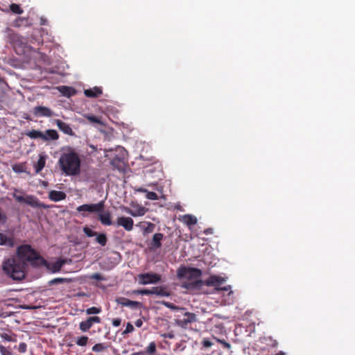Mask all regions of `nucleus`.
Returning a JSON list of instances; mask_svg holds the SVG:
<instances>
[{
	"mask_svg": "<svg viewBox=\"0 0 355 355\" xmlns=\"http://www.w3.org/2000/svg\"><path fill=\"white\" fill-rule=\"evenodd\" d=\"M26 135L31 139H42L44 141H47L46 135L42 132L36 130H32L26 132Z\"/></svg>",
	"mask_w": 355,
	"mask_h": 355,
	"instance_id": "aec40b11",
	"label": "nucleus"
},
{
	"mask_svg": "<svg viewBox=\"0 0 355 355\" xmlns=\"http://www.w3.org/2000/svg\"><path fill=\"white\" fill-rule=\"evenodd\" d=\"M71 282V279L69 278H63V277H57L51 279L49 282V285H54L58 284H64V283H70Z\"/></svg>",
	"mask_w": 355,
	"mask_h": 355,
	"instance_id": "7c9ffc66",
	"label": "nucleus"
},
{
	"mask_svg": "<svg viewBox=\"0 0 355 355\" xmlns=\"http://www.w3.org/2000/svg\"><path fill=\"white\" fill-rule=\"evenodd\" d=\"M98 219L103 225H112L111 213L110 211H105L103 209L98 214Z\"/></svg>",
	"mask_w": 355,
	"mask_h": 355,
	"instance_id": "ddd939ff",
	"label": "nucleus"
},
{
	"mask_svg": "<svg viewBox=\"0 0 355 355\" xmlns=\"http://www.w3.org/2000/svg\"><path fill=\"white\" fill-rule=\"evenodd\" d=\"M58 163L62 172L67 175H78L80 173V158L73 150L63 153Z\"/></svg>",
	"mask_w": 355,
	"mask_h": 355,
	"instance_id": "f03ea898",
	"label": "nucleus"
},
{
	"mask_svg": "<svg viewBox=\"0 0 355 355\" xmlns=\"http://www.w3.org/2000/svg\"><path fill=\"white\" fill-rule=\"evenodd\" d=\"M202 284V281L200 279H196L191 282L184 283L182 286L187 289H193L200 287Z\"/></svg>",
	"mask_w": 355,
	"mask_h": 355,
	"instance_id": "a878e982",
	"label": "nucleus"
},
{
	"mask_svg": "<svg viewBox=\"0 0 355 355\" xmlns=\"http://www.w3.org/2000/svg\"><path fill=\"white\" fill-rule=\"evenodd\" d=\"M139 294L143 295H153L152 288L150 289H148V288L140 289Z\"/></svg>",
	"mask_w": 355,
	"mask_h": 355,
	"instance_id": "864d4df0",
	"label": "nucleus"
},
{
	"mask_svg": "<svg viewBox=\"0 0 355 355\" xmlns=\"http://www.w3.org/2000/svg\"><path fill=\"white\" fill-rule=\"evenodd\" d=\"M83 232L88 237H93V236H95L96 235H97V232L93 231L88 227H83Z\"/></svg>",
	"mask_w": 355,
	"mask_h": 355,
	"instance_id": "58836bf2",
	"label": "nucleus"
},
{
	"mask_svg": "<svg viewBox=\"0 0 355 355\" xmlns=\"http://www.w3.org/2000/svg\"><path fill=\"white\" fill-rule=\"evenodd\" d=\"M116 225L121 226L126 231L130 232L133 230L134 221L130 217L121 216L117 218Z\"/></svg>",
	"mask_w": 355,
	"mask_h": 355,
	"instance_id": "9d476101",
	"label": "nucleus"
},
{
	"mask_svg": "<svg viewBox=\"0 0 355 355\" xmlns=\"http://www.w3.org/2000/svg\"><path fill=\"white\" fill-rule=\"evenodd\" d=\"M139 192L146 193V198L149 200H156L158 199V196L155 192L148 191L146 189L140 188L137 190Z\"/></svg>",
	"mask_w": 355,
	"mask_h": 355,
	"instance_id": "c756f323",
	"label": "nucleus"
},
{
	"mask_svg": "<svg viewBox=\"0 0 355 355\" xmlns=\"http://www.w3.org/2000/svg\"><path fill=\"white\" fill-rule=\"evenodd\" d=\"M164 238V234L162 233H156L153 235L152 241L150 243L149 248L150 250H157L162 246V240Z\"/></svg>",
	"mask_w": 355,
	"mask_h": 355,
	"instance_id": "2eb2a0df",
	"label": "nucleus"
},
{
	"mask_svg": "<svg viewBox=\"0 0 355 355\" xmlns=\"http://www.w3.org/2000/svg\"><path fill=\"white\" fill-rule=\"evenodd\" d=\"M90 278L92 279H95V280H98V281H101V280H104L105 278L102 276L101 274L100 273H93L91 276H90Z\"/></svg>",
	"mask_w": 355,
	"mask_h": 355,
	"instance_id": "8fccbe9b",
	"label": "nucleus"
},
{
	"mask_svg": "<svg viewBox=\"0 0 355 355\" xmlns=\"http://www.w3.org/2000/svg\"><path fill=\"white\" fill-rule=\"evenodd\" d=\"M153 295L159 297H169L171 292L166 286L152 287Z\"/></svg>",
	"mask_w": 355,
	"mask_h": 355,
	"instance_id": "dca6fc26",
	"label": "nucleus"
},
{
	"mask_svg": "<svg viewBox=\"0 0 355 355\" xmlns=\"http://www.w3.org/2000/svg\"><path fill=\"white\" fill-rule=\"evenodd\" d=\"M7 220V216L4 212L0 209V225L6 223Z\"/></svg>",
	"mask_w": 355,
	"mask_h": 355,
	"instance_id": "3c124183",
	"label": "nucleus"
},
{
	"mask_svg": "<svg viewBox=\"0 0 355 355\" xmlns=\"http://www.w3.org/2000/svg\"><path fill=\"white\" fill-rule=\"evenodd\" d=\"M16 257L24 263L27 264L29 263L34 267H39L41 264H47V261L28 244L17 247Z\"/></svg>",
	"mask_w": 355,
	"mask_h": 355,
	"instance_id": "7ed1b4c3",
	"label": "nucleus"
},
{
	"mask_svg": "<svg viewBox=\"0 0 355 355\" xmlns=\"http://www.w3.org/2000/svg\"><path fill=\"white\" fill-rule=\"evenodd\" d=\"M202 345L205 348H209L213 345V343L209 339H204L202 342Z\"/></svg>",
	"mask_w": 355,
	"mask_h": 355,
	"instance_id": "603ef678",
	"label": "nucleus"
},
{
	"mask_svg": "<svg viewBox=\"0 0 355 355\" xmlns=\"http://www.w3.org/2000/svg\"><path fill=\"white\" fill-rule=\"evenodd\" d=\"M12 168L15 173H21L26 171L25 163H19L12 165Z\"/></svg>",
	"mask_w": 355,
	"mask_h": 355,
	"instance_id": "cd10ccee",
	"label": "nucleus"
},
{
	"mask_svg": "<svg viewBox=\"0 0 355 355\" xmlns=\"http://www.w3.org/2000/svg\"><path fill=\"white\" fill-rule=\"evenodd\" d=\"M65 263L64 260L59 259L57 261L50 263L47 261V264H41L40 266H45L50 270L52 272H58L60 270L62 266Z\"/></svg>",
	"mask_w": 355,
	"mask_h": 355,
	"instance_id": "4468645a",
	"label": "nucleus"
},
{
	"mask_svg": "<svg viewBox=\"0 0 355 355\" xmlns=\"http://www.w3.org/2000/svg\"><path fill=\"white\" fill-rule=\"evenodd\" d=\"M17 193H23L21 190L15 189V192L12 193L13 198L20 203H26L34 208H44L46 209L49 206L41 202L37 197L33 195H27L26 197L17 195Z\"/></svg>",
	"mask_w": 355,
	"mask_h": 355,
	"instance_id": "20e7f679",
	"label": "nucleus"
},
{
	"mask_svg": "<svg viewBox=\"0 0 355 355\" xmlns=\"http://www.w3.org/2000/svg\"><path fill=\"white\" fill-rule=\"evenodd\" d=\"M10 9L12 12L15 14H21L23 12V10L21 8L19 5L16 3H12L10 6Z\"/></svg>",
	"mask_w": 355,
	"mask_h": 355,
	"instance_id": "e433bc0d",
	"label": "nucleus"
},
{
	"mask_svg": "<svg viewBox=\"0 0 355 355\" xmlns=\"http://www.w3.org/2000/svg\"><path fill=\"white\" fill-rule=\"evenodd\" d=\"M105 209V201L101 200L96 204H84L78 206L76 211L81 213L83 216H86L85 212L98 214Z\"/></svg>",
	"mask_w": 355,
	"mask_h": 355,
	"instance_id": "423d86ee",
	"label": "nucleus"
},
{
	"mask_svg": "<svg viewBox=\"0 0 355 355\" xmlns=\"http://www.w3.org/2000/svg\"><path fill=\"white\" fill-rule=\"evenodd\" d=\"M19 353H25L27 350V345L25 343H20L17 347Z\"/></svg>",
	"mask_w": 355,
	"mask_h": 355,
	"instance_id": "de8ad7c7",
	"label": "nucleus"
},
{
	"mask_svg": "<svg viewBox=\"0 0 355 355\" xmlns=\"http://www.w3.org/2000/svg\"><path fill=\"white\" fill-rule=\"evenodd\" d=\"M155 225L152 223L148 222L147 227L145 228L144 232L146 233H151L154 231Z\"/></svg>",
	"mask_w": 355,
	"mask_h": 355,
	"instance_id": "09e8293b",
	"label": "nucleus"
},
{
	"mask_svg": "<svg viewBox=\"0 0 355 355\" xmlns=\"http://www.w3.org/2000/svg\"><path fill=\"white\" fill-rule=\"evenodd\" d=\"M135 330L133 325L130 322H128L126 325V328L123 332V334H127L132 332Z\"/></svg>",
	"mask_w": 355,
	"mask_h": 355,
	"instance_id": "49530a36",
	"label": "nucleus"
},
{
	"mask_svg": "<svg viewBox=\"0 0 355 355\" xmlns=\"http://www.w3.org/2000/svg\"><path fill=\"white\" fill-rule=\"evenodd\" d=\"M223 279L221 277L213 275L205 280V284L208 286H219L223 283Z\"/></svg>",
	"mask_w": 355,
	"mask_h": 355,
	"instance_id": "412c9836",
	"label": "nucleus"
},
{
	"mask_svg": "<svg viewBox=\"0 0 355 355\" xmlns=\"http://www.w3.org/2000/svg\"><path fill=\"white\" fill-rule=\"evenodd\" d=\"M27 268V263L16 256L5 260L2 264L3 272L14 280L24 279Z\"/></svg>",
	"mask_w": 355,
	"mask_h": 355,
	"instance_id": "f257e3e1",
	"label": "nucleus"
},
{
	"mask_svg": "<svg viewBox=\"0 0 355 355\" xmlns=\"http://www.w3.org/2000/svg\"><path fill=\"white\" fill-rule=\"evenodd\" d=\"M103 91L101 87H94L91 89L84 90V94L88 98H96L102 94Z\"/></svg>",
	"mask_w": 355,
	"mask_h": 355,
	"instance_id": "6ab92c4d",
	"label": "nucleus"
},
{
	"mask_svg": "<svg viewBox=\"0 0 355 355\" xmlns=\"http://www.w3.org/2000/svg\"><path fill=\"white\" fill-rule=\"evenodd\" d=\"M202 275V271L196 268L181 267L177 271V276L179 279L187 278L191 279L193 277H200Z\"/></svg>",
	"mask_w": 355,
	"mask_h": 355,
	"instance_id": "0eeeda50",
	"label": "nucleus"
},
{
	"mask_svg": "<svg viewBox=\"0 0 355 355\" xmlns=\"http://www.w3.org/2000/svg\"><path fill=\"white\" fill-rule=\"evenodd\" d=\"M1 83H5V81H4V80L3 78H0V84Z\"/></svg>",
	"mask_w": 355,
	"mask_h": 355,
	"instance_id": "e2e57ef3",
	"label": "nucleus"
},
{
	"mask_svg": "<svg viewBox=\"0 0 355 355\" xmlns=\"http://www.w3.org/2000/svg\"><path fill=\"white\" fill-rule=\"evenodd\" d=\"M164 338H174V335L171 333H168V334H164L163 335Z\"/></svg>",
	"mask_w": 355,
	"mask_h": 355,
	"instance_id": "4d7b16f0",
	"label": "nucleus"
},
{
	"mask_svg": "<svg viewBox=\"0 0 355 355\" xmlns=\"http://www.w3.org/2000/svg\"><path fill=\"white\" fill-rule=\"evenodd\" d=\"M55 123L57 125L58 128L62 132H63L64 134H67L70 136H72L74 135V132H73L71 128L69 126V124L66 123L65 122H64L60 119H55Z\"/></svg>",
	"mask_w": 355,
	"mask_h": 355,
	"instance_id": "a211bd4d",
	"label": "nucleus"
},
{
	"mask_svg": "<svg viewBox=\"0 0 355 355\" xmlns=\"http://www.w3.org/2000/svg\"><path fill=\"white\" fill-rule=\"evenodd\" d=\"M85 117L91 123L102 124V122H101L100 118L98 116H96L94 115H87Z\"/></svg>",
	"mask_w": 355,
	"mask_h": 355,
	"instance_id": "4c0bfd02",
	"label": "nucleus"
},
{
	"mask_svg": "<svg viewBox=\"0 0 355 355\" xmlns=\"http://www.w3.org/2000/svg\"><path fill=\"white\" fill-rule=\"evenodd\" d=\"M156 343L155 342H151L148 346L144 350L146 355H155L156 353Z\"/></svg>",
	"mask_w": 355,
	"mask_h": 355,
	"instance_id": "2f4dec72",
	"label": "nucleus"
},
{
	"mask_svg": "<svg viewBox=\"0 0 355 355\" xmlns=\"http://www.w3.org/2000/svg\"><path fill=\"white\" fill-rule=\"evenodd\" d=\"M89 341V338L87 336H82L78 337L76 340V344L80 347H85L87 345Z\"/></svg>",
	"mask_w": 355,
	"mask_h": 355,
	"instance_id": "72a5a7b5",
	"label": "nucleus"
},
{
	"mask_svg": "<svg viewBox=\"0 0 355 355\" xmlns=\"http://www.w3.org/2000/svg\"><path fill=\"white\" fill-rule=\"evenodd\" d=\"M92 327L91 324L88 322L87 320L85 321H82L79 324L80 329L83 331L86 332L89 331V329Z\"/></svg>",
	"mask_w": 355,
	"mask_h": 355,
	"instance_id": "f704fd0d",
	"label": "nucleus"
},
{
	"mask_svg": "<svg viewBox=\"0 0 355 355\" xmlns=\"http://www.w3.org/2000/svg\"><path fill=\"white\" fill-rule=\"evenodd\" d=\"M96 236V241L100 244L102 247L106 245L107 243V238L105 233H98L97 232V235Z\"/></svg>",
	"mask_w": 355,
	"mask_h": 355,
	"instance_id": "bb28decb",
	"label": "nucleus"
},
{
	"mask_svg": "<svg viewBox=\"0 0 355 355\" xmlns=\"http://www.w3.org/2000/svg\"><path fill=\"white\" fill-rule=\"evenodd\" d=\"M58 90L67 97H71L76 94V90L71 87L68 86H60L58 87Z\"/></svg>",
	"mask_w": 355,
	"mask_h": 355,
	"instance_id": "5701e85b",
	"label": "nucleus"
},
{
	"mask_svg": "<svg viewBox=\"0 0 355 355\" xmlns=\"http://www.w3.org/2000/svg\"><path fill=\"white\" fill-rule=\"evenodd\" d=\"M140 290L135 291L134 293L139 294Z\"/></svg>",
	"mask_w": 355,
	"mask_h": 355,
	"instance_id": "680f3d73",
	"label": "nucleus"
},
{
	"mask_svg": "<svg viewBox=\"0 0 355 355\" xmlns=\"http://www.w3.org/2000/svg\"><path fill=\"white\" fill-rule=\"evenodd\" d=\"M182 221L188 226L194 225L197 223L198 220L196 216L185 214L182 217Z\"/></svg>",
	"mask_w": 355,
	"mask_h": 355,
	"instance_id": "b1692460",
	"label": "nucleus"
},
{
	"mask_svg": "<svg viewBox=\"0 0 355 355\" xmlns=\"http://www.w3.org/2000/svg\"><path fill=\"white\" fill-rule=\"evenodd\" d=\"M33 112L36 116L51 117L53 115V112L49 107L44 106H36L33 108Z\"/></svg>",
	"mask_w": 355,
	"mask_h": 355,
	"instance_id": "9b49d317",
	"label": "nucleus"
},
{
	"mask_svg": "<svg viewBox=\"0 0 355 355\" xmlns=\"http://www.w3.org/2000/svg\"><path fill=\"white\" fill-rule=\"evenodd\" d=\"M0 337L6 341L8 342H16V339L13 338L12 336L6 334V333H1L0 334Z\"/></svg>",
	"mask_w": 355,
	"mask_h": 355,
	"instance_id": "a19ab883",
	"label": "nucleus"
},
{
	"mask_svg": "<svg viewBox=\"0 0 355 355\" xmlns=\"http://www.w3.org/2000/svg\"><path fill=\"white\" fill-rule=\"evenodd\" d=\"M197 320L196 315L193 313L186 311L184 308L180 309L179 314L174 320L175 324L183 329H187L188 326Z\"/></svg>",
	"mask_w": 355,
	"mask_h": 355,
	"instance_id": "39448f33",
	"label": "nucleus"
},
{
	"mask_svg": "<svg viewBox=\"0 0 355 355\" xmlns=\"http://www.w3.org/2000/svg\"><path fill=\"white\" fill-rule=\"evenodd\" d=\"M214 338L216 339V342L220 343L223 345V348L227 349H230L231 345L229 343L226 342L224 340H221V339L216 338Z\"/></svg>",
	"mask_w": 355,
	"mask_h": 355,
	"instance_id": "c03bdc74",
	"label": "nucleus"
},
{
	"mask_svg": "<svg viewBox=\"0 0 355 355\" xmlns=\"http://www.w3.org/2000/svg\"><path fill=\"white\" fill-rule=\"evenodd\" d=\"M219 290H225V291H227V289L226 288V287H224L223 288H219Z\"/></svg>",
	"mask_w": 355,
	"mask_h": 355,
	"instance_id": "0e129e2a",
	"label": "nucleus"
},
{
	"mask_svg": "<svg viewBox=\"0 0 355 355\" xmlns=\"http://www.w3.org/2000/svg\"><path fill=\"white\" fill-rule=\"evenodd\" d=\"M130 355H146V354H145L144 350V351H140V352L132 353Z\"/></svg>",
	"mask_w": 355,
	"mask_h": 355,
	"instance_id": "13d9d810",
	"label": "nucleus"
},
{
	"mask_svg": "<svg viewBox=\"0 0 355 355\" xmlns=\"http://www.w3.org/2000/svg\"><path fill=\"white\" fill-rule=\"evenodd\" d=\"M101 312V309L96 307V306H92V307L88 308L86 310V313L88 315L98 314V313H100Z\"/></svg>",
	"mask_w": 355,
	"mask_h": 355,
	"instance_id": "ea45409f",
	"label": "nucleus"
},
{
	"mask_svg": "<svg viewBox=\"0 0 355 355\" xmlns=\"http://www.w3.org/2000/svg\"><path fill=\"white\" fill-rule=\"evenodd\" d=\"M115 302L118 304H121L122 306L130 307L132 309H137L141 306V304L137 301H132L123 297H117Z\"/></svg>",
	"mask_w": 355,
	"mask_h": 355,
	"instance_id": "1a4fd4ad",
	"label": "nucleus"
},
{
	"mask_svg": "<svg viewBox=\"0 0 355 355\" xmlns=\"http://www.w3.org/2000/svg\"><path fill=\"white\" fill-rule=\"evenodd\" d=\"M14 244H15V243H14L12 238L8 237L2 233H0V245H7L9 247H13Z\"/></svg>",
	"mask_w": 355,
	"mask_h": 355,
	"instance_id": "393cba45",
	"label": "nucleus"
},
{
	"mask_svg": "<svg viewBox=\"0 0 355 355\" xmlns=\"http://www.w3.org/2000/svg\"><path fill=\"white\" fill-rule=\"evenodd\" d=\"M136 327H141L143 325V320L141 319H138L135 322Z\"/></svg>",
	"mask_w": 355,
	"mask_h": 355,
	"instance_id": "6e6d98bb",
	"label": "nucleus"
},
{
	"mask_svg": "<svg viewBox=\"0 0 355 355\" xmlns=\"http://www.w3.org/2000/svg\"><path fill=\"white\" fill-rule=\"evenodd\" d=\"M204 233H205V234H211V233H212V229H211V228H208V229H207V230H205L204 231Z\"/></svg>",
	"mask_w": 355,
	"mask_h": 355,
	"instance_id": "bf43d9fd",
	"label": "nucleus"
},
{
	"mask_svg": "<svg viewBox=\"0 0 355 355\" xmlns=\"http://www.w3.org/2000/svg\"><path fill=\"white\" fill-rule=\"evenodd\" d=\"M121 323V320L120 318H115L112 320V325L114 327L120 326Z\"/></svg>",
	"mask_w": 355,
	"mask_h": 355,
	"instance_id": "5fc2aeb1",
	"label": "nucleus"
},
{
	"mask_svg": "<svg viewBox=\"0 0 355 355\" xmlns=\"http://www.w3.org/2000/svg\"><path fill=\"white\" fill-rule=\"evenodd\" d=\"M88 322L91 324L92 327L94 323H100L101 318L98 316L89 317L87 319Z\"/></svg>",
	"mask_w": 355,
	"mask_h": 355,
	"instance_id": "79ce46f5",
	"label": "nucleus"
},
{
	"mask_svg": "<svg viewBox=\"0 0 355 355\" xmlns=\"http://www.w3.org/2000/svg\"><path fill=\"white\" fill-rule=\"evenodd\" d=\"M88 322L91 324L92 327L94 323H100L101 318L98 316L89 317L87 319Z\"/></svg>",
	"mask_w": 355,
	"mask_h": 355,
	"instance_id": "37998d69",
	"label": "nucleus"
},
{
	"mask_svg": "<svg viewBox=\"0 0 355 355\" xmlns=\"http://www.w3.org/2000/svg\"><path fill=\"white\" fill-rule=\"evenodd\" d=\"M139 283L142 285L156 284L161 279V276L156 273L147 272L138 275Z\"/></svg>",
	"mask_w": 355,
	"mask_h": 355,
	"instance_id": "6e6552de",
	"label": "nucleus"
},
{
	"mask_svg": "<svg viewBox=\"0 0 355 355\" xmlns=\"http://www.w3.org/2000/svg\"><path fill=\"white\" fill-rule=\"evenodd\" d=\"M0 354L1 355H12V349L10 347H5L0 344Z\"/></svg>",
	"mask_w": 355,
	"mask_h": 355,
	"instance_id": "c9c22d12",
	"label": "nucleus"
},
{
	"mask_svg": "<svg viewBox=\"0 0 355 355\" xmlns=\"http://www.w3.org/2000/svg\"><path fill=\"white\" fill-rule=\"evenodd\" d=\"M67 195L60 191L51 190L49 193V198L53 202H59L66 198Z\"/></svg>",
	"mask_w": 355,
	"mask_h": 355,
	"instance_id": "f3484780",
	"label": "nucleus"
},
{
	"mask_svg": "<svg viewBox=\"0 0 355 355\" xmlns=\"http://www.w3.org/2000/svg\"><path fill=\"white\" fill-rule=\"evenodd\" d=\"M276 355H285V353L282 351H280L278 353H277Z\"/></svg>",
	"mask_w": 355,
	"mask_h": 355,
	"instance_id": "052dcab7",
	"label": "nucleus"
},
{
	"mask_svg": "<svg viewBox=\"0 0 355 355\" xmlns=\"http://www.w3.org/2000/svg\"><path fill=\"white\" fill-rule=\"evenodd\" d=\"M166 307L172 309V310H177L178 312H180V309H182V308H180L177 306H175V304L171 303V302H164L163 303Z\"/></svg>",
	"mask_w": 355,
	"mask_h": 355,
	"instance_id": "a18cd8bd",
	"label": "nucleus"
},
{
	"mask_svg": "<svg viewBox=\"0 0 355 355\" xmlns=\"http://www.w3.org/2000/svg\"><path fill=\"white\" fill-rule=\"evenodd\" d=\"M44 134L46 135L47 141L49 139L57 140L59 138V135L55 130H47Z\"/></svg>",
	"mask_w": 355,
	"mask_h": 355,
	"instance_id": "c85d7f7f",
	"label": "nucleus"
},
{
	"mask_svg": "<svg viewBox=\"0 0 355 355\" xmlns=\"http://www.w3.org/2000/svg\"><path fill=\"white\" fill-rule=\"evenodd\" d=\"M46 164V156L40 155L39 159L37 163L35 164V172L39 173L45 166Z\"/></svg>",
	"mask_w": 355,
	"mask_h": 355,
	"instance_id": "4be33fe9",
	"label": "nucleus"
},
{
	"mask_svg": "<svg viewBox=\"0 0 355 355\" xmlns=\"http://www.w3.org/2000/svg\"><path fill=\"white\" fill-rule=\"evenodd\" d=\"M107 348L105 343H97L92 347V350L94 352H101Z\"/></svg>",
	"mask_w": 355,
	"mask_h": 355,
	"instance_id": "473e14b6",
	"label": "nucleus"
},
{
	"mask_svg": "<svg viewBox=\"0 0 355 355\" xmlns=\"http://www.w3.org/2000/svg\"><path fill=\"white\" fill-rule=\"evenodd\" d=\"M123 209L124 210L125 212L131 215L133 217L142 216L146 212V208L141 205H137L133 209L127 207H124Z\"/></svg>",
	"mask_w": 355,
	"mask_h": 355,
	"instance_id": "f8f14e48",
	"label": "nucleus"
}]
</instances>
